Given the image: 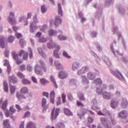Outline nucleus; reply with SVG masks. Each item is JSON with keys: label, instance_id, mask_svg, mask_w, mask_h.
<instances>
[{"label": "nucleus", "instance_id": "58", "mask_svg": "<svg viewBox=\"0 0 128 128\" xmlns=\"http://www.w3.org/2000/svg\"><path fill=\"white\" fill-rule=\"evenodd\" d=\"M90 54L92 56H94V58H96L98 60H100V57H98V56L96 55V54L94 52L92 51L90 52Z\"/></svg>", "mask_w": 128, "mask_h": 128}, {"label": "nucleus", "instance_id": "19", "mask_svg": "<svg viewBox=\"0 0 128 128\" xmlns=\"http://www.w3.org/2000/svg\"><path fill=\"white\" fill-rule=\"evenodd\" d=\"M120 106L122 108H126L128 106V102L126 98H123L120 100Z\"/></svg>", "mask_w": 128, "mask_h": 128}, {"label": "nucleus", "instance_id": "15", "mask_svg": "<svg viewBox=\"0 0 128 128\" xmlns=\"http://www.w3.org/2000/svg\"><path fill=\"white\" fill-rule=\"evenodd\" d=\"M68 72H66L64 70H61L60 72H58V77L62 80H64V78H68Z\"/></svg>", "mask_w": 128, "mask_h": 128}, {"label": "nucleus", "instance_id": "43", "mask_svg": "<svg viewBox=\"0 0 128 128\" xmlns=\"http://www.w3.org/2000/svg\"><path fill=\"white\" fill-rule=\"evenodd\" d=\"M4 91L5 92H8V86L6 81L4 82Z\"/></svg>", "mask_w": 128, "mask_h": 128}, {"label": "nucleus", "instance_id": "9", "mask_svg": "<svg viewBox=\"0 0 128 128\" xmlns=\"http://www.w3.org/2000/svg\"><path fill=\"white\" fill-rule=\"evenodd\" d=\"M102 96L104 100H112L114 98V94L112 93L106 91L103 92Z\"/></svg>", "mask_w": 128, "mask_h": 128}, {"label": "nucleus", "instance_id": "50", "mask_svg": "<svg viewBox=\"0 0 128 128\" xmlns=\"http://www.w3.org/2000/svg\"><path fill=\"white\" fill-rule=\"evenodd\" d=\"M114 3V0H106L105 2L106 6H110V4H112Z\"/></svg>", "mask_w": 128, "mask_h": 128}, {"label": "nucleus", "instance_id": "64", "mask_svg": "<svg viewBox=\"0 0 128 128\" xmlns=\"http://www.w3.org/2000/svg\"><path fill=\"white\" fill-rule=\"evenodd\" d=\"M17 76H18V78H24L26 76L24 74H22L20 72H18L17 73Z\"/></svg>", "mask_w": 128, "mask_h": 128}, {"label": "nucleus", "instance_id": "52", "mask_svg": "<svg viewBox=\"0 0 128 128\" xmlns=\"http://www.w3.org/2000/svg\"><path fill=\"white\" fill-rule=\"evenodd\" d=\"M39 42H48V38H44V36L40 37L38 39Z\"/></svg>", "mask_w": 128, "mask_h": 128}, {"label": "nucleus", "instance_id": "35", "mask_svg": "<svg viewBox=\"0 0 128 128\" xmlns=\"http://www.w3.org/2000/svg\"><path fill=\"white\" fill-rule=\"evenodd\" d=\"M0 44L3 48H4V36H0Z\"/></svg>", "mask_w": 128, "mask_h": 128}, {"label": "nucleus", "instance_id": "12", "mask_svg": "<svg viewBox=\"0 0 128 128\" xmlns=\"http://www.w3.org/2000/svg\"><path fill=\"white\" fill-rule=\"evenodd\" d=\"M80 68V63L78 61H74L72 64V70L76 72Z\"/></svg>", "mask_w": 128, "mask_h": 128}, {"label": "nucleus", "instance_id": "21", "mask_svg": "<svg viewBox=\"0 0 128 128\" xmlns=\"http://www.w3.org/2000/svg\"><path fill=\"white\" fill-rule=\"evenodd\" d=\"M78 81L74 79H72L70 80V84L72 90H76L78 87Z\"/></svg>", "mask_w": 128, "mask_h": 128}, {"label": "nucleus", "instance_id": "54", "mask_svg": "<svg viewBox=\"0 0 128 128\" xmlns=\"http://www.w3.org/2000/svg\"><path fill=\"white\" fill-rule=\"evenodd\" d=\"M47 10H48V9L46 8V7L44 5H42L41 6V11L42 14H46Z\"/></svg>", "mask_w": 128, "mask_h": 128}, {"label": "nucleus", "instance_id": "37", "mask_svg": "<svg viewBox=\"0 0 128 128\" xmlns=\"http://www.w3.org/2000/svg\"><path fill=\"white\" fill-rule=\"evenodd\" d=\"M54 96H56L54 92H52L50 94V102H52V104H54Z\"/></svg>", "mask_w": 128, "mask_h": 128}, {"label": "nucleus", "instance_id": "27", "mask_svg": "<svg viewBox=\"0 0 128 128\" xmlns=\"http://www.w3.org/2000/svg\"><path fill=\"white\" fill-rule=\"evenodd\" d=\"M58 40H66L68 38V37L66 36H64L62 34H60L58 36Z\"/></svg>", "mask_w": 128, "mask_h": 128}, {"label": "nucleus", "instance_id": "45", "mask_svg": "<svg viewBox=\"0 0 128 128\" xmlns=\"http://www.w3.org/2000/svg\"><path fill=\"white\" fill-rule=\"evenodd\" d=\"M104 92V90H102L100 86L96 88V92L98 94V96H100V94H102V93L104 92Z\"/></svg>", "mask_w": 128, "mask_h": 128}, {"label": "nucleus", "instance_id": "23", "mask_svg": "<svg viewBox=\"0 0 128 128\" xmlns=\"http://www.w3.org/2000/svg\"><path fill=\"white\" fill-rule=\"evenodd\" d=\"M56 46V44L52 41V39L50 40V42L47 43V48H54Z\"/></svg>", "mask_w": 128, "mask_h": 128}, {"label": "nucleus", "instance_id": "13", "mask_svg": "<svg viewBox=\"0 0 128 128\" xmlns=\"http://www.w3.org/2000/svg\"><path fill=\"white\" fill-rule=\"evenodd\" d=\"M88 66H84L82 67L80 70H79L77 72V74L78 76H80L82 74H86V72H88Z\"/></svg>", "mask_w": 128, "mask_h": 128}, {"label": "nucleus", "instance_id": "46", "mask_svg": "<svg viewBox=\"0 0 128 128\" xmlns=\"http://www.w3.org/2000/svg\"><path fill=\"white\" fill-rule=\"evenodd\" d=\"M3 126H4V128L10 126V120L8 119L4 120L3 122Z\"/></svg>", "mask_w": 128, "mask_h": 128}, {"label": "nucleus", "instance_id": "3", "mask_svg": "<svg viewBox=\"0 0 128 128\" xmlns=\"http://www.w3.org/2000/svg\"><path fill=\"white\" fill-rule=\"evenodd\" d=\"M98 114L99 116H110L108 119L110 120L112 126H115V124H116V118H114V116H110V112L108 110L104 109L102 112V111H99L98 112Z\"/></svg>", "mask_w": 128, "mask_h": 128}, {"label": "nucleus", "instance_id": "56", "mask_svg": "<svg viewBox=\"0 0 128 128\" xmlns=\"http://www.w3.org/2000/svg\"><path fill=\"white\" fill-rule=\"evenodd\" d=\"M10 90L12 94H14L16 92V86H12L10 84Z\"/></svg>", "mask_w": 128, "mask_h": 128}, {"label": "nucleus", "instance_id": "42", "mask_svg": "<svg viewBox=\"0 0 128 128\" xmlns=\"http://www.w3.org/2000/svg\"><path fill=\"white\" fill-rule=\"evenodd\" d=\"M58 14L60 16H62V5L60 4H58Z\"/></svg>", "mask_w": 128, "mask_h": 128}, {"label": "nucleus", "instance_id": "11", "mask_svg": "<svg viewBox=\"0 0 128 128\" xmlns=\"http://www.w3.org/2000/svg\"><path fill=\"white\" fill-rule=\"evenodd\" d=\"M60 114V108H57L56 110L54 108L51 113L52 120H56Z\"/></svg>", "mask_w": 128, "mask_h": 128}, {"label": "nucleus", "instance_id": "5", "mask_svg": "<svg viewBox=\"0 0 128 128\" xmlns=\"http://www.w3.org/2000/svg\"><path fill=\"white\" fill-rule=\"evenodd\" d=\"M100 122L105 128H112V124H110V120L107 118H101Z\"/></svg>", "mask_w": 128, "mask_h": 128}, {"label": "nucleus", "instance_id": "16", "mask_svg": "<svg viewBox=\"0 0 128 128\" xmlns=\"http://www.w3.org/2000/svg\"><path fill=\"white\" fill-rule=\"evenodd\" d=\"M118 116L120 118H126L128 116V112L126 110H122L118 114Z\"/></svg>", "mask_w": 128, "mask_h": 128}, {"label": "nucleus", "instance_id": "60", "mask_svg": "<svg viewBox=\"0 0 128 128\" xmlns=\"http://www.w3.org/2000/svg\"><path fill=\"white\" fill-rule=\"evenodd\" d=\"M54 56H55L56 58H60V54H58V53L56 52V50H54Z\"/></svg>", "mask_w": 128, "mask_h": 128}, {"label": "nucleus", "instance_id": "44", "mask_svg": "<svg viewBox=\"0 0 128 128\" xmlns=\"http://www.w3.org/2000/svg\"><path fill=\"white\" fill-rule=\"evenodd\" d=\"M64 113L66 116H72V112L70 110L64 108Z\"/></svg>", "mask_w": 128, "mask_h": 128}, {"label": "nucleus", "instance_id": "20", "mask_svg": "<svg viewBox=\"0 0 128 128\" xmlns=\"http://www.w3.org/2000/svg\"><path fill=\"white\" fill-rule=\"evenodd\" d=\"M80 78L82 84H84V86H88V84H90V80H88L86 76H81Z\"/></svg>", "mask_w": 128, "mask_h": 128}, {"label": "nucleus", "instance_id": "61", "mask_svg": "<svg viewBox=\"0 0 128 128\" xmlns=\"http://www.w3.org/2000/svg\"><path fill=\"white\" fill-rule=\"evenodd\" d=\"M4 112H5L6 118H8V116H12V113L10 112V111H8V110H4Z\"/></svg>", "mask_w": 128, "mask_h": 128}, {"label": "nucleus", "instance_id": "24", "mask_svg": "<svg viewBox=\"0 0 128 128\" xmlns=\"http://www.w3.org/2000/svg\"><path fill=\"white\" fill-rule=\"evenodd\" d=\"M16 96L18 102L24 100H26V98L24 96L18 92L16 93Z\"/></svg>", "mask_w": 128, "mask_h": 128}, {"label": "nucleus", "instance_id": "22", "mask_svg": "<svg viewBox=\"0 0 128 128\" xmlns=\"http://www.w3.org/2000/svg\"><path fill=\"white\" fill-rule=\"evenodd\" d=\"M96 74L94 72H90L87 73V78L90 80H94L96 78Z\"/></svg>", "mask_w": 128, "mask_h": 128}, {"label": "nucleus", "instance_id": "48", "mask_svg": "<svg viewBox=\"0 0 128 128\" xmlns=\"http://www.w3.org/2000/svg\"><path fill=\"white\" fill-rule=\"evenodd\" d=\"M75 38L78 42H82V38L78 34H75Z\"/></svg>", "mask_w": 128, "mask_h": 128}, {"label": "nucleus", "instance_id": "14", "mask_svg": "<svg viewBox=\"0 0 128 128\" xmlns=\"http://www.w3.org/2000/svg\"><path fill=\"white\" fill-rule=\"evenodd\" d=\"M54 64L56 70H64V65L62 64L58 60L54 62Z\"/></svg>", "mask_w": 128, "mask_h": 128}, {"label": "nucleus", "instance_id": "53", "mask_svg": "<svg viewBox=\"0 0 128 128\" xmlns=\"http://www.w3.org/2000/svg\"><path fill=\"white\" fill-rule=\"evenodd\" d=\"M118 9L120 14H124V7L122 6H120L119 7H118Z\"/></svg>", "mask_w": 128, "mask_h": 128}, {"label": "nucleus", "instance_id": "51", "mask_svg": "<svg viewBox=\"0 0 128 128\" xmlns=\"http://www.w3.org/2000/svg\"><path fill=\"white\" fill-rule=\"evenodd\" d=\"M56 128H64L66 126L62 122H58L56 124Z\"/></svg>", "mask_w": 128, "mask_h": 128}, {"label": "nucleus", "instance_id": "28", "mask_svg": "<svg viewBox=\"0 0 128 128\" xmlns=\"http://www.w3.org/2000/svg\"><path fill=\"white\" fill-rule=\"evenodd\" d=\"M48 34L50 36H56L58 35V31L51 29L48 31Z\"/></svg>", "mask_w": 128, "mask_h": 128}, {"label": "nucleus", "instance_id": "63", "mask_svg": "<svg viewBox=\"0 0 128 128\" xmlns=\"http://www.w3.org/2000/svg\"><path fill=\"white\" fill-rule=\"evenodd\" d=\"M67 96L68 100H70V102L74 100V97H72V94L68 93Z\"/></svg>", "mask_w": 128, "mask_h": 128}, {"label": "nucleus", "instance_id": "47", "mask_svg": "<svg viewBox=\"0 0 128 128\" xmlns=\"http://www.w3.org/2000/svg\"><path fill=\"white\" fill-rule=\"evenodd\" d=\"M8 106V100H6L4 103L2 104V110H6V106Z\"/></svg>", "mask_w": 128, "mask_h": 128}, {"label": "nucleus", "instance_id": "49", "mask_svg": "<svg viewBox=\"0 0 128 128\" xmlns=\"http://www.w3.org/2000/svg\"><path fill=\"white\" fill-rule=\"evenodd\" d=\"M62 56H64V58H66L70 59L72 58V56L68 55V54L66 52V51H64L62 52Z\"/></svg>", "mask_w": 128, "mask_h": 128}, {"label": "nucleus", "instance_id": "59", "mask_svg": "<svg viewBox=\"0 0 128 128\" xmlns=\"http://www.w3.org/2000/svg\"><path fill=\"white\" fill-rule=\"evenodd\" d=\"M20 44L22 46V48H24V46H26V42L24 39H20Z\"/></svg>", "mask_w": 128, "mask_h": 128}, {"label": "nucleus", "instance_id": "34", "mask_svg": "<svg viewBox=\"0 0 128 128\" xmlns=\"http://www.w3.org/2000/svg\"><path fill=\"white\" fill-rule=\"evenodd\" d=\"M93 84H95L96 86H100V84H102V79L98 78L94 80Z\"/></svg>", "mask_w": 128, "mask_h": 128}, {"label": "nucleus", "instance_id": "26", "mask_svg": "<svg viewBox=\"0 0 128 128\" xmlns=\"http://www.w3.org/2000/svg\"><path fill=\"white\" fill-rule=\"evenodd\" d=\"M9 80L10 84H16L18 82V78L14 75L9 77Z\"/></svg>", "mask_w": 128, "mask_h": 128}, {"label": "nucleus", "instance_id": "30", "mask_svg": "<svg viewBox=\"0 0 128 128\" xmlns=\"http://www.w3.org/2000/svg\"><path fill=\"white\" fill-rule=\"evenodd\" d=\"M36 125L35 123H34L32 122H30L28 123L26 128H36Z\"/></svg>", "mask_w": 128, "mask_h": 128}, {"label": "nucleus", "instance_id": "2", "mask_svg": "<svg viewBox=\"0 0 128 128\" xmlns=\"http://www.w3.org/2000/svg\"><path fill=\"white\" fill-rule=\"evenodd\" d=\"M44 72H46V64L42 60H40L39 62L36 64L34 67V72L42 76L44 74Z\"/></svg>", "mask_w": 128, "mask_h": 128}, {"label": "nucleus", "instance_id": "25", "mask_svg": "<svg viewBox=\"0 0 128 128\" xmlns=\"http://www.w3.org/2000/svg\"><path fill=\"white\" fill-rule=\"evenodd\" d=\"M30 28L31 32H34L36 30V25L34 24V22H30Z\"/></svg>", "mask_w": 128, "mask_h": 128}, {"label": "nucleus", "instance_id": "32", "mask_svg": "<svg viewBox=\"0 0 128 128\" xmlns=\"http://www.w3.org/2000/svg\"><path fill=\"white\" fill-rule=\"evenodd\" d=\"M38 50L39 54L42 56V58H45L46 57V53H44V51L42 50V48H38Z\"/></svg>", "mask_w": 128, "mask_h": 128}, {"label": "nucleus", "instance_id": "1", "mask_svg": "<svg viewBox=\"0 0 128 128\" xmlns=\"http://www.w3.org/2000/svg\"><path fill=\"white\" fill-rule=\"evenodd\" d=\"M23 56V60H26L28 58V53L27 52H25L24 50H21L18 54L16 51H12V56L15 60H16V64H22V55Z\"/></svg>", "mask_w": 128, "mask_h": 128}, {"label": "nucleus", "instance_id": "39", "mask_svg": "<svg viewBox=\"0 0 128 128\" xmlns=\"http://www.w3.org/2000/svg\"><path fill=\"white\" fill-rule=\"evenodd\" d=\"M20 92L22 94H26L28 92V89L26 87H23L21 88Z\"/></svg>", "mask_w": 128, "mask_h": 128}, {"label": "nucleus", "instance_id": "36", "mask_svg": "<svg viewBox=\"0 0 128 128\" xmlns=\"http://www.w3.org/2000/svg\"><path fill=\"white\" fill-rule=\"evenodd\" d=\"M102 8H100L97 11L96 17L99 18H100V16H102Z\"/></svg>", "mask_w": 128, "mask_h": 128}, {"label": "nucleus", "instance_id": "10", "mask_svg": "<svg viewBox=\"0 0 128 128\" xmlns=\"http://www.w3.org/2000/svg\"><path fill=\"white\" fill-rule=\"evenodd\" d=\"M52 24H54L55 25V26H58L62 24V19L60 18L58 16H56V20L54 22L53 20H52L50 22V26H52Z\"/></svg>", "mask_w": 128, "mask_h": 128}, {"label": "nucleus", "instance_id": "38", "mask_svg": "<svg viewBox=\"0 0 128 128\" xmlns=\"http://www.w3.org/2000/svg\"><path fill=\"white\" fill-rule=\"evenodd\" d=\"M78 96L80 100H86V98H84V94L80 92H78Z\"/></svg>", "mask_w": 128, "mask_h": 128}, {"label": "nucleus", "instance_id": "62", "mask_svg": "<svg viewBox=\"0 0 128 128\" xmlns=\"http://www.w3.org/2000/svg\"><path fill=\"white\" fill-rule=\"evenodd\" d=\"M98 36V32H96L93 31L90 33L91 38H96Z\"/></svg>", "mask_w": 128, "mask_h": 128}, {"label": "nucleus", "instance_id": "33", "mask_svg": "<svg viewBox=\"0 0 128 128\" xmlns=\"http://www.w3.org/2000/svg\"><path fill=\"white\" fill-rule=\"evenodd\" d=\"M40 82V84H41L42 86H46L48 84H50V81L46 80V79L44 78H41Z\"/></svg>", "mask_w": 128, "mask_h": 128}, {"label": "nucleus", "instance_id": "57", "mask_svg": "<svg viewBox=\"0 0 128 128\" xmlns=\"http://www.w3.org/2000/svg\"><path fill=\"white\" fill-rule=\"evenodd\" d=\"M28 52H29V58H32L33 53H32V48H28Z\"/></svg>", "mask_w": 128, "mask_h": 128}, {"label": "nucleus", "instance_id": "18", "mask_svg": "<svg viewBox=\"0 0 128 128\" xmlns=\"http://www.w3.org/2000/svg\"><path fill=\"white\" fill-rule=\"evenodd\" d=\"M42 108H43L42 111L44 112H46V110H48V105L46 104V98H43L42 99Z\"/></svg>", "mask_w": 128, "mask_h": 128}, {"label": "nucleus", "instance_id": "55", "mask_svg": "<svg viewBox=\"0 0 128 128\" xmlns=\"http://www.w3.org/2000/svg\"><path fill=\"white\" fill-rule=\"evenodd\" d=\"M14 36H10L8 38V42H10V44H12L14 42Z\"/></svg>", "mask_w": 128, "mask_h": 128}, {"label": "nucleus", "instance_id": "29", "mask_svg": "<svg viewBox=\"0 0 128 128\" xmlns=\"http://www.w3.org/2000/svg\"><path fill=\"white\" fill-rule=\"evenodd\" d=\"M8 22L10 24L14 25L16 24V19L15 18H8Z\"/></svg>", "mask_w": 128, "mask_h": 128}, {"label": "nucleus", "instance_id": "41", "mask_svg": "<svg viewBox=\"0 0 128 128\" xmlns=\"http://www.w3.org/2000/svg\"><path fill=\"white\" fill-rule=\"evenodd\" d=\"M22 82L23 84H30L32 82L28 79L24 78L22 80Z\"/></svg>", "mask_w": 128, "mask_h": 128}, {"label": "nucleus", "instance_id": "6", "mask_svg": "<svg viewBox=\"0 0 128 128\" xmlns=\"http://www.w3.org/2000/svg\"><path fill=\"white\" fill-rule=\"evenodd\" d=\"M88 112H89L91 114H94V113L92 110H88L86 109H82L80 110V112L78 114V115L80 120L84 119V114H86Z\"/></svg>", "mask_w": 128, "mask_h": 128}, {"label": "nucleus", "instance_id": "8", "mask_svg": "<svg viewBox=\"0 0 128 128\" xmlns=\"http://www.w3.org/2000/svg\"><path fill=\"white\" fill-rule=\"evenodd\" d=\"M113 32L114 34H116V32H117V36H118V40H122V44H123L124 48L126 50V42H124V38H122V34L120 32H118V28H114L113 29Z\"/></svg>", "mask_w": 128, "mask_h": 128}, {"label": "nucleus", "instance_id": "40", "mask_svg": "<svg viewBox=\"0 0 128 128\" xmlns=\"http://www.w3.org/2000/svg\"><path fill=\"white\" fill-rule=\"evenodd\" d=\"M50 80L52 84H53L54 86H55V88H58V84H56V82L53 76H51L50 77Z\"/></svg>", "mask_w": 128, "mask_h": 128}, {"label": "nucleus", "instance_id": "17", "mask_svg": "<svg viewBox=\"0 0 128 128\" xmlns=\"http://www.w3.org/2000/svg\"><path fill=\"white\" fill-rule=\"evenodd\" d=\"M118 104H120V102L118 100H116L114 99H112L110 102V106L114 110L116 109V108L118 106Z\"/></svg>", "mask_w": 128, "mask_h": 128}, {"label": "nucleus", "instance_id": "31", "mask_svg": "<svg viewBox=\"0 0 128 128\" xmlns=\"http://www.w3.org/2000/svg\"><path fill=\"white\" fill-rule=\"evenodd\" d=\"M103 60L106 64L107 66H112V62H110V59H108V58L106 57V56H104L102 58Z\"/></svg>", "mask_w": 128, "mask_h": 128}, {"label": "nucleus", "instance_id": "7", "mask_svg": "<svg viewBox=\"0 0 128 128\" xmlns=\"http://www.w3.org/2000/svg\"><path fill=\"white\" fill-rule=\"evenodd\" d=\"M110 74L113 76H114L116 78L122 80V78H124V76L118 70H116V72L114 71L112 69L110 70Z\"/></svg>", "mask_w": 128, "mask_h": 128}, {"label": "nucleus", "instance_id": "4", "mask_svg": "<svg viewBox=\"0 0 128 128\" xmlns=\"http://www.w3.org/2000/svg\"><path fill=\"white\" fill-rule=\"evenodd\" d=\"M110 48H111L114 54L115 55V56L118 57V60H122V62H123L125 64H126V62H128V58H124V57L122 58V54H120V52H118V51H116V50H114V48L113 44H111Z\"/></svg>", "mask_w": 128, "mask_h": 128}]
</instances>
